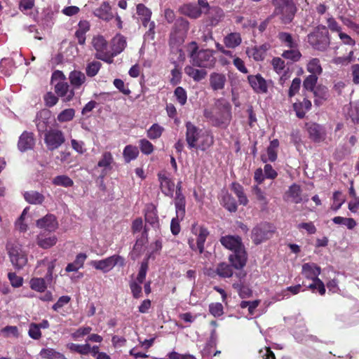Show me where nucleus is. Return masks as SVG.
Here are the masks:
<instances>
[{"label":"nucleus","mask_w":359,"mask_h":359,"mask_svg":"<svg viewBox=\"0 0 359 359\" xmlns=\"http://www.w3.org/2000/svg\"><path fill=\"white\" fill-rule=\"evenodd\" d=\"M101 66L102 64L97 61L90 62L86 69V74L90 77L95 76L98 73Z\"/></svg>","instance_id":"53"},{"label":"nucleus","mask_w":359,"mask_h":359,"mask_svg":"<svg viewBox=\"0 0 359 359\" xmlns=\"http://www.w3.org/2000/svg\"><path fill=\"white\" fill-rule=\"evenodd\" d=\"M274 233V227L269 223H261L253 228L251 234L255 245H259L262 242L266 241L272 237Z\"/></svg>","instance_id":"7"},{"label":"nucleus","mask_w":359,"mask_h":359,"mask_svg":"<svg viewBox=\"0 0 359 359\" xmlns=\"http://www.w3.org/2000/svg\"><path fill=\"white\" fill-rule=\"evenodd\" d=\"M175 206L177 217L182 219L186 212V199H175Z\"/></svg>","instance_id":"46"},{"label":"nucleus","mask_w":359,"mask_h":359,"mask_svg":"<svg viewBox=\"0 0 359 359\" xmlns=\"http://www.w3.org/2000/svg\"><path fill=\"white\" fill-rule=\"evenodd\" d=\"M306 129L309 133V138L315 142H320L326 137L325 128L317 123H307L306 124Z\"/></svg>","instance_id":"11"},{"label":"nucleus","mask_w":359,"mask_h":359,"mask_svg":"<svg viewBox=\"0 0 359 359\" xmlns=\"http://www.w3.org/2000/svg\"><path fill=\"white\" fill-rule=\"evenodd\" d=\"M278 38L282 43L290 48H297V43L294 41L292 34L287 32H281L278 34Z\"/></svg>","instance_id":"36"},{"label":"nucleus","mask_w":359,"mask_h":359,"mask_svg":"<svg viewBox=\"0 0 359 359\" xmlns=\"http://www.w3.org/2000/svg\"><path fill=\"white\" fill-rule=\"evenodd\" d=\"M95 56L98 60H101L104 61L109 64H111L113 62V61H114L113 57H115L116 55H114V52L109 53V52H105L104 50V51H101L99 53H96Z\"/></svg>","instance_id":"58"},{"label":"nucleus","mask_w":359,"mask_h":359,"mask_svg":"<svg viewBox=\"0 0 359 359\" xmlns=\"http://www.w3.org/2000/svg\"><path fill=\"white\" fill-rule=\"evenodd\" d=\"M301 82H302L301 79L297 77L294 78L292 80V84L290 87L289 92H288V95L290 97H293L296 93H298V91L300 88Z\"/></svg>","instance_id":"60"},{"label":"nucleus","mask_w":359,"mask_h":359,"mask_svg":"<svg viewBox=\"0 0 359 359\" xmlns=\"http://www.w3.org/2000/svg\"><path fill=\"white\" fill-rule=\"evenodd\" d=\"M151 257V254L147 255V257H145L141 263V266L137 276V281L139 283H142L145 279L147 272L149 269L148 262Z\"/></svg>","instance_id":"39"},{"label":"nucleus","mask_w":359,"mask_h":359,"mask_svg":"<svg viewBox=\"0 0 359 359\" xmlns=\"http://www.w3.org/2000/svg\"><path fill=\"white\" fill-rule=\"evenodd\" d=\"M282 56L285 59H288V60H291L292 61L297 62L300 59L302 54L296 48H290V50H285L283 53Z\"/></svg>","instance_id":"52"},{"label":"nucleus","mask_w":359,"mask_h":359,"mask_svg":"<svg viewBox=\"0 0 359 359\" xmlns=\"http://www.w3.org/2000/svg\"><path fill=\"white\" fill-rule=\"evenodd\" d=\"M94 14L104 20H109L113 18L111 6L107 2L102 3L98 8L95 10Z\"/></svg>","instance_id":"24"},{"label":"nucleus","mask_w":359,"mask_h":359,"mask_svg":"<svg viewBox=\"0 0 359 359\" xmlns=\"http://www.w3.org/2000/svg\"><path fill=\"white\" fill-rule=\"evenodd\" d=\"M224 247H243L241 238L238 236H226L220 239Z\"/></svg>","instance_id":"30"},{"label":"nucleus","mask_w":359,"mask_h":359,"mask_svg":"<svg viewBox=\"0 0 359 359\" xmlns=\"http://www.w3.org/2000/svg\"><path fill=\"white\" fill-rule=\"evenodd\" d=\"M70 83L74 88H79L86 81L85 74L80 71H73L69 74Z\"/></svg>","instance_id":"32"},{"label":"nucleus","mask_w":359,"mask_h":359,"mask_svg":"<svg viewBox=\"0 0 359 359\" xmlns=\"http://www.w3.org/2000/svg\"><path fill=\"white\" fill-rule=\"evenodd\" d=\"M180 11L182 14L192 19H197L202 14L201 8L198 5L191 3L182 5L180 8Z\"/></svg>","instance_id":"19"},{"label":"nucleus","mask_w":359,"mask_h":359,"mask_svg":"<svg viewBox=\"0 0 359 359\" xmlns=\"http://www.w3.org/2000/svg\"><path fill=\"white\" fill-rule=\"evenodd\" d=\"M307 41L310 46L318 51H325L330 44V38L327 27L318 25L313 32L307 35Z\"/></svg>","instance_id":"4"},{"label":"nucleus","mask_w":359,"mask_h":359,"mask_svg":"<svg viewBox=\"0 0 359 359\" xmlns=\"http://www.w3.org/2000/svg\"><path fill=\"white\" fill-rule=\"evenodd\" d=\"M348 115L353 122L359 123V104L351 107Z\"/></svg>","instance_id":"64"},{"label":"nucleus","mask_w":359,"mask_h":359,"mask_svg":"<svg viewBox=\"0 0 359 359\" xmlns=\"http://www.w3.org/2000/svg\"><path fill=\"white\" fill-rule=\"evenodd\" d=\"M191 49L189 53L191 63L193 66L201 68H212L216 62V59L213 55V51L209 49L200 50L195 41L189 43Z\"/></svg>","instance_id":"2"},{"label":"nucleus","mask_w":359,"mask_h":359,"mask_svg":"<svg viewBox=\"0 0 359 359\" xmlns=\"http://www.w3.org/2000/svg\"><path fill=\"white\" fill-rule=\"evenodd\" d=\"M44 101L47 107H51L57 104L58 97L52 92H48L44 95Z\"/></svg>","instance_id":"62"},{"label":"nucleus","mask_w":359,"mask_h":359,"mask_svg":"<svg viewBox=\"0 0 359 359\" xmlns=\"http://www.w3.org/2000/svg\"><path fill=\"white\" fill-rule=\"evenodd\" d=\"M306 69L311 74H316L317 76L320 75L323 72L320 60L318 58H313L307 64Z\"/></svg>","instance_id":"40"},{"label":"nucleus","mask_w":359,"mask_h":359,"mask_svg":"<svg viewBox=\"0 0 359 359\" xmlns=\"http://www.w3.org/2000/svg\"><path fill=\"white\" fill-rule=\"evenodd\" d=\"M144 219L147 223L149 224L152 227H158V217L156 206L152 203L146 205L144 210Z\"/></svg>","instance_id":"18"},{"label":"nucleus","mask_w":359,"mask_h":359,"mask_svg":"<svg viewBox=\"0 0 359 359\" xmlns=\"http://www.w3.org/2000/svg\"><path fill=\"white\" fill-rule=\"evenodd\" d=\"M53 184L64 187H71L74 185L73 180L65 175H57L52 180Z\"/></svg>","instance_id":"38"},{"label":"nucleus","mask_w":359,"mask_h":359,"mask_svg":"<svg viewBox=\"0 0 359 359\" xmlns=\"http://www.w3.org/2000/svg\"><path fill=\"white\" fill-rule=\"evenodd\" d=\"M57 238L55 236L39 234L37 237V243L40 247H52L56 244Z\"/></svg>","instance_id":"37"},{"label":"nucleus","mask_w":359,"mask_h":359,"mask_svg":"<svg viewBox=\"0 0 359 359\" xmlns=\"http://www.w3.org/2000/svg\"><path fill=\"white\" fill-rule=\"evenodd\" d=\"M302 273L307 278L313 280V283L309 285V288L313 289L318 286L319 293L323 295L325 293L324 283L318 278L320 273V268L314 264H304L302 266Z\"/></svg>","instance_id":"6"},{"label":"nucleus","mask_w":359,"mask_h":359,"mask_svg":"<svg viewBox=\"0 0 359 359\" xmlns=\"http://www.w3.org/2000/svg\"><path fill=\"white\" fill-rule=\"evenodd\" d=\"M1 332L6 337H9L11 336L18 337L19 336L18 329L16 326H6L1 330Z\"/></svg>","instance_id":"59"},{"label":"nucleus","mask_w":359,"mask_h":359,"mask_svg":"<svg viewBox=\"0 0 359 359\" xmlns=\"http://www.w3.org/2000/svg\"><path fill=\"white\" fill-rule=\"evenodd\" d=\"M29 336L34 339H39L41 337V332L39 325L36 323H31L29 329Z\"/></svg>","instance_id":"61"},{"label":"nucleus","mask_w":359,"mask_h":359,"mask_svg":"<svg viewBox=\"0 0 359 359\" xmlns=\"http://www.w3.org/2000/svg\"><path fill=\"white\" fill-rule=\"evenodd\" d=\"M36 225L40 229L51 232L54 231L58 226L56 217L52 214H48L43 217L36 220Z\"/></svg>","instance_id":"15"},{"label":"nucleus","mask_w":359,"mask_h":359,"mask_svg":"<svg viewBox=\"0 0 359 359\" xmlns=\"http://www.w3.org/2000/svg\"><path fill=\"white\" fill-rule=\"evenodd\" d=\"M248 81L255 93H266L268 92L266 81L261 76V74H257L256 75H249L248 76Z\"/></svg>","instance_id":"13"},{"label":"nucleus","mask_w":359,"mask_h":359,"mask_svg":"<svg viewBox=\"0 0 359 359\" xmlns=\"http://www.w3.org/2000/svg\"><path fill=\"white\" fill-rule=\"evenodd\" d=\"M224 308L221 303H212L209 305V311L215 317H219L224 313Z\"/></svg>","instance_id":"56"},{"label":"nucleus","mask_w":359,"mask_h":359,"mask_svg":"<svg viewBox=\"0 0 359 359\" xmlns=\"http://www.w3.org/2000/svg\"><path fill=\"white\" fill-rule=\"evenodd\" d=\"M333 222L337 224H342L347 226L349 229H352L356 225L355 221L353 218H346L342 217H335L332 219Z\"/></svg>","instance_id":"49"},{"label":"nucleus","mask_w":359,"mask_h":359,"mask_svg":"<svg viewBox=\"0 0 359 359\" xmlns=\"http://www.w3.org/2000/svg\"><path fill=\"white\" fill-rule=\"evenodd\" d=\"M215 104L219 111L213 118V124L217 127L226 128L231 118V106L224 99L217 100Z\"/></svg>","instance_id":"5"},{"label":"nucleus","mask_w":359,"mask_h":359,"mask_svg":"<svg viewBox=\"0 0 359 359\" xmlns=\"http://www.w3.org/2000/svg\"><path fill=\"white\" fill-rule=\"evenodd\" d=\"M69 348L72 351L79 353L81 355H87L90 352L91 347L89 344L83 345L71 343L68 345Z\"/></svg>","instance_id":"43"},{"label":"nucleus","mask_w":359,"mask_h":359,"mask_svg":"<svg viewBox=\"0 0 359 359\" xmlns=\"http://www.w3.org/2000/svg\"><path fill=\"white\" fill-rule=\"evenodd\" d=\"M222 203L226 210L231 212L237 210V204L235 198L227 192L223 194Z\"/></svg>","instance_id":"33"},{"label":"nucleus","mask_w":359,"mask_h":359,"mask_svg":"<svg viewBox=\"0 0 359 359\" xmlns=\"http://www.w3.org/2000/svg\"><path fill=\"white\" fill-rule=\"evenodd\" d=\"M124 264V259L118 255H113L104 259L91 262V265L95 269L100 270L104 273L109 271L115 265L123 266Z\"/></svg>","instance_id":"9"},{"label":"nucleus","mask_w":359,"mask_h":359,"mask_svg":"<svg viewBox=\"0 0 359 359\" xmlns=\"http://www.w3.org/2000/svg\"><path fill=\"white\" fill-rule=\"evenodd\" d=\"M174 94L181 105L186 104L187 95L186 90L182 87H177L174 91Z\"/></svg>","instance_id":"54"},{"label":"nucleus","mask_w":359,"mask_h":359,"mask_svg":"<svg viewBox=\"0 0 359 359\" xmlns=\"http://www.w3.org/2000/svg\"><path fill=\"white\" fill-rule=\"evenodd\" d=\"M92 43L97 53L105 50L107 46L106 40L102 36L94 37Z\"/></svg>","instance_id":"47"},{"label":"nucleus","mask_w":359,"mask_h":359,"mask_svg":"<svg viewBox=\"0 0 359 359\" xmlns=\"http://www.w3.org/2000/svg\"><path fill=\"white\" fill-rule=\"evenodd\" d=\"M24 198L29 203L35 205L41 204L45 199L43 194L36 191H26L24 194Z\"/></svg>","instance_id":"29"},{"label":"nucleus","mask_w":359,"mask_h":359,"mask_svg":"<svg viewBox=\"0 0 359 359\" xmlns=\"http://www.w3.org/2000/svg\"><path fill=\"white\" fill-rule=\"evenodd\" d=\"M75 115V110L72 108L66 109L63 111H62L58 115H57V121L59 122L63 123V122H67L71 120H72Z\"/></svg>","instance_id":"45"},{"label":"nucleus","mask_w":359,"mask_h":359,"mask_svg":"<svg viewBox=\"0 0 359 359\" xmlns=\"http://www.w3.org/2000/svg\"><path fill=\"white\" fill-rule=\"evenodd\" d=\"M233 254L229 257L231 265L224 262L218 264L216 273L222 278H230L233 276L232 266L236 269H243L247 262L248 255L245 248H233Z\"/></svg>","instance_id":"1"},{"label":"nucleus","mask_w":359,"mask_h":359,"mask_svg":"<svg viewBox=\"0 0 359 359\" xmlns=\"http://www.w3.org/2000/svg\"><path fill=\"white\" fill-rule=\"evenodd\" d=\"M184 72L189 76L191 77L195 81H200L205 78L207 72L204 69H197L192 66H187L184 68Z\"/></svg>","instance_id":"27"},{"label":"nucleus","mask_w":359,"mask_h":359,"mask_svg":"<svg viewBox=\"0 0 359 359\" xmlns=\"http://www.w3.org/2000/svg\"><path fill=\"white\" fill-rule=\"evenodd\" d=\"M270 48V44L265 43L259 46L248 48L246 53L250 56H252L256 61H262L265 58L266 52L269 50Z\"/></svg>","instance_id":"17"},{"label":"nucleus","mask_w":359,"mask_h":359,"mask_svg":"<svg viewBox=\"0 0 359 359\" xmlns=\"http://www.w3.org/2000/svg\"><path fill=\"white\" fill-rule=\"evenodd\" d=\"M312 92L313 93L314 96L316 97V99L314 100V102L318 106L320 105L323 101L326 100L329 96L327 88L323 86H316V88Z\"/></svg>","instance_id":"28"},{"label":"nucleus","mask_w":359,"mask_h":359,"mask_svg":"<svg viewBox=\"0 0 359 359\" xmlns=\"http://www.w3.org/2000/svg\"><path fill=\"white\" fill-rule=\"evenodd\" d=\"M287 198H291V201L294 203H299L303 201L302 197V189L297 184H292L288 191L285 193Z\"/></svg>","instance_id":"25"},{"label":"nucleus","mask_w":359,"mask_h":359,"mask_svg":"<svg viewBox=\"0 0 359 359\" xmlns=\"http://www.w3.org/2000/svg\"><path fill=\"white\" fill-rule=\"evenodd\" d=\"M45 143L49 150L60 147L65 141L63 133L57 129H51L45 133Z\"/></svg>","instance_id":"10"},{"label":"nucleus","mask_w":359,"mask_h":359,"mask_svg":"<svg viewBox=\"0 0 359 359\" xmlns=\"http://www.w3.org/2000/svg\"><path fill=\"white\" fill-rule=\"evenodd\" d=\"M30 287L37 292H43L46 289V281L42 278H33L30 280Z\"/></svg>","instance_id":"42"},{"label":"nucleus","mask_w":359,"mask_h":359,"mask_svg":"<svg viewBox=\"0 0 359 359\" xmlns=\"http://www.w3.org/2000/svg\"><path fill=\"white\" fill-rule=\"evenodd\" d=\"M253 194L255 195L256 199L260 202L262 208H265L268 204V201L265 196L264 191L257 186L253 187Z\"/></svg>","instance_id":"51"},{"label":"nucleus","mask_w":359,"mask_h":359,"mask_svg":"<svg viewBox=\"0 0 359 359\" xmlns=\"http://www.w3.org/2000/svg\"><path fill=\"white\" fill-rule=\"evenodd\" d=\"M56 76L60 78L61 80L55 85V93L61 97H65V101H70L74 95V90H69V86L65 81V76L62 72L55 71L53 74L52 80L55 79Z\"/></svg>","instance_id":"8"},{"label":"nucleus","mask_w":359,"mask_h":359,"mask_svg":"<svg viewBox=\"0 0 359 359\" xmlns=\"http://www.w3.org/2000/svg\"><path fill=\"white\" fill-rule=\"evenodd\" d=\"M137 13L138 15L142 17V25L146 27L151 18V11L148 8H147L144 4H139L137 6Z\"/></svg>","instance_id":"35"},{"label":"nucleus","mask_w":359,"mask_h":359,"mask_svg":"<svg viewBox=\"0 0 359 359\" xmlns=\"http://www.w3.org/2000/svg\"><path fill=\"white\" fill-rule=\"evenodd\" d=\"M141 283L138 282L133 281L130 284V290L133 294V296L135 299H138L141 297L142 294V287L140 286Z\"/></svg>","instance_id":"63"},{"label":"nucleus","mask_w":359,"mask_h":359,"mask_svg":"<svg viewBox=\"0 0 359 359\" xmlns=\"http://www.w3.org/2000/svg\"><path fill=\"white\" fill-rule=\"evenodd\" d=\"M224 12L222 9L219 7H212L209 8V11L208 13V25L211 27H215L218 25V23L222 20L224 18Z\"/></svg>","instance_id":"20"},{"label":"nucleus","mask_w":359,"mask_h":359,"mask_svg":"<svg viewBox=\"0 0 359 359\" xmlns=\"http://www.w3.org/2000/svg\"><path fill=\"white\" fill-rule=\"evenodd\" d=\"M186 141L190 149L197 148L201 130L190 121L186 123Z\"/></svg>","instance_id":"12"},{"label":"nucleus","mask_w":359,"mask_h":359,"mask_svg":"<svg viewBox=\"0 0 359 359\" xmlns=\"http://www.w3.org/2000/svg\"><path fill=\"white\" fill-rule=\"evenodd\" d=\"M34 144L35 140L33 133L24 131L19 137L18 147L20 151H25L32 149Z\"/></svg>","instance_id":"16"},{"label":"nucleus","mask_w":359,"mask_h":359,"mask_svg":"<svg viewBox=\"0 0 359 359\" xmlns=\"http://www.w3.org/2000/svg\"><path fill=\"white\" fill-rule=\"evenodd\" d=\"M189 22L184 18H180L176 20L172 30L179 36H182L187 34L189 30Z\"/></svg>","instance_id":"26"},{"label":"nucleus","mask_w":359,"mask_h":359,"mask_svg":"<svg viewBox=\"0 0 359 359\" xmlns=\"http://www.w3.org/2000/svg\"><path fill=\"white\" fill-rule=\"evenodd\" d=\"M163 130V127L157 123H154L147 130V137L151 140L157 139L161 136Z\"/></svg>","instance_id":"44"},{"label":"nucleus","mask_w":359,"mask_h":359,"mask_svg":"<svg viewBox=\"0 0 359 359\" xmlns=\"http://www.w3.org/2000/svg\"><path fill=\"white\" fill-rule=\"evenodd\" d=\"M318 76L316 74L309 75L303 82V87L307 90L313 91L316 88Z\"/></svg>","instance_id":"48"},{"label":"nucleus","mask_w":359,"mask_h":359,"mask_svg":"<svg viewBox=\"0 0 359 359\" xmlns=\"http://www.w3.org/2000/svg\"><path fill=\"white\" fill-rule=\"evenodd\" d=\"M8 254L11 263L18 269H22L27 262V255L21 248H10Z\"/></svg>","instance_id":"14"},{"label":"nucleus","mask_w":359,"mask_h":359,"mask_svg":"<svg viewBox=\"0 0 359 359\" xmlns=\"http://www.w3.org/2000/svg\"><path fill=\"white\" fill-rule=\"evenodd\" d=\"M192 232L196 237L197 247H203L206 238L209 235L208 229L194 224L192 226Z\"/></svg>","instance_id":"21"},{"label":"nucleus","mask_w":359,"mask_h":359,"mask_svg":"<svg viewBox=\"0 0 359 359\" xmlns=\"http://www.w3.org/2000/svg\"><path fill=\"white\" fill-rule=\"evenodd\" d=\"M139 146L141 151L146 155L151 154L154 151V145L146 139L140 140Z\"/></svg>","instance_id":"55"},{"label":"nucleus","mask_w":359,"mask_h":359,"mask_svg":"<svg viewBox=\"0 0 359 359\" xmlns=\"http://www.w3.org/2000/svg\"><path fill=\"white\" fill-rule=\"evenodd\" d=\"M274 10L271 16H279L281 23L288 25L292 22L297 7L293 0H271Z\"/></svg>","instance_id":"3"},{"label":"nucleus","mask_w":359,"mask_h":359,"mask_svg":"<svg viewBox=\"0 0 359 359\" xmlns=\"http://www.w3.org/2000/svg\"><path fill=\"white\" fill-rule=\"evenodd\" d=\"M126 46V38L123 36L118 35L113 39L112 41V52L114 55H117L121 53Z\"/></svg>","instance_id":"31"},{"label":"nucleus","mask_w":359,"mask_h":359,"mask_svg":"<svg viewBox=\"0 0 359 359\" xmlns=\"http://www.w3.org/2000/svg\"><path fill=\"white\" fill-rule=\"evenodd\" d=\"M162 192L167 196L173 197L175 184L170 178L161 184Z\"/></svg>","instance_id":"50"},{"label":"nucleus","mask_w":359,"mask_h":359,"mask_svg":"<svg viewBox=\"0 0 359 359\" xmlns=\"http://www.w3.org/2000/svg\"><path fill=\"white\" fill-rule=\"evenodd\" d=\"M113 158L110 152H104L102 158L98 161L97 166L103 168H109L112 162Z\"/></svg>","instance_id":"57"},{"label":"nucleus","mask_w":359,"mask_h":359,"mask_svg":"<svg viewBox=\"0 0 359 359\" xmlns=\"http://www.w3.org/2000/svg\"><path fill=\"white\" fill-rule=\"evenodd\" d=\"M226 81V76L223 74L214 72L210 76V84L213 90H222Z\"/></svg>","instance_id":"22"},{"label":"nucleus","mask_w":359,"mask_h":359,"mask_svg":"<svg viewBox=\"0 0 359 359\" xmlns=\"http://www.w3.org/2000/svg\"><path fill=\"white\" fill-rule=\"evenodd\" d=\"M40 355L42 358L47 359H66L62 354L53 348H43Z\"/></svg>","instance_id":"41"},{"label":"nucleus","mask_w":359,"mask_h":359,"mask_svg":"<svg viewBox=\"0 0 359 359\" xmlns=\"http://www.w3.org/2000/svg\"><path fill=\"white\" fill-rule=\"evenodd\" d=\"M139 154V150L137 147L131 144L127 145L123 150V156L126 163H129L135 160Z\"/></svg>","instance_id":"34"},{"label":"nucleus","mask_w":359,"mask_h":359,"mask_svg":"<svg viewBox=\"0 0 359 359\" xmlns=\"http://www.w3.org/2000/svg\"><path fill=\"white\" fill-rule=\"evenodd\" d=\"M223 42L228 48H235L241 45L242 38L238 32H231L224 36Z\"/></svg>","instance_id":"23"}]
</instances>
